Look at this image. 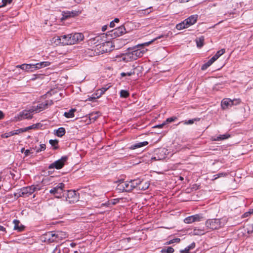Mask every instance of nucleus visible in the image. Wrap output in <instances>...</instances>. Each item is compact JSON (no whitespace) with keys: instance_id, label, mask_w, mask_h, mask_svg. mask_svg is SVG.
Listing matches in <instances>:
<instances>
[{"instance_id":"1","label":"nucleus","mask_w":253,"mask_h":253,"mask_svg":"<svg viewBox=\"0 0 253 253\" xmlns=\"http://www.w3.org/2000/svg\"><path fill=\"white\" fill-rule=\"evenodd\" d=\"M84 38V36L83 34L75 33L60 37L58 36L56 38H55L54 42L58 43H61L64 45H71L83 41Z\"/></svg>"},{"instance_id":"2","label":"nucleus","mask_w":253,"mask_h":253,"mask_svg":"<svg viewBox=\"0 0 253 253\" xmlns=\"http://www.w3.org/2000/svg\"><path fill=\"white\" fill-rule=\"evenodd\" d=\"M67 237V233L61 231L49 232L45 234V239L49 243L58 242Z\"/></svg>"},{"instance_id":"3","label":"nucleus","mask_w":253,"mask_h":253,"mask_svg":"<svg viewBox=\"0 0 253 253\" xmlns=\"http://www.w3.org/2000/svg\"><path fill=\"white\" fill-rule=\"evenodd\" d=\"M227 222L225 218L220 219H209L206 222V226L208 228L211 230H216L223 227Z\"/></svg>"},{"instance_id":"4","label":"nucleus","mask_w":253,"mask_h":253,"mask_svg":"<svg viewBox=\"0 0 253 253\" xmlns=\"http://www.w3.org/2000/svg\"><path fill=\"white\" fill-rule=\"evenodd\" d=\"M146 50L144 48L134 49L131 52H128L126 53L123 57V60L126 62L136 60L138 58L142 57L143 54L146 52Z\"/></svg>"},{"instance_id":"5","label":"nucleus","mask_w":253,"mask_h":253,"mask_svg":"<svg viewBox=\"0 0 253 253\" xmlns=\"http://www.w3.org/2000/svg\"><path fill=\"white\" fill-rule=\"evenodd\" d=\"M40 188L38 187V186L32 185L30 186H27L23 187L18 190L17 194L20 197H28L35 191L39 190Z\"/></svg>"},{"instance_id":"6","label":"nucleus","mask_w":253,"mask_h":253,"mask_svg":"<svg viewBox=\"0 0 253 253\" xmlns=\"http://www.w3.org/2000/svg\"><path fill=\"white\" fill-rule=\"evenodd\" d=\"M240 103V100L239 99L231 100L229 98H224L221 102V106L223 109L225 110Z\"/></svg>"},{"instance_id":"7","label":"nucleus","mask_w":253,"mask_h":253,"mask_svg":"<svg viewBox=\"0 0 253 253\" xmlns=\"http://www.w3.org/2000/svg\"><path fill=\"white\" fill-rule=\"evenodd\" d=\"M53 104V101L51 100H46L44 101L39 103L37 106H33L34 110L35 113H39L46 109Z\"/></svg>"},{"instance_id":"8","label":"nucleus","mask_w":253,"mask_h":253,"mask_svg":"<svg viewBox=\"0 0 253 253\" xmlns=\"http://www.w3.org/2000/svg\"><path fill=\"white\" fill-rule=\"evenodd\" d=\"M65 184L63 183H58L55 187L50 190L49 193L55 195L56 198H60L64 191Z\"/></svg>"},{"instance_id":"9","label":"nucleus","mask_w":253,"mask_h":253,"mask_svg":"<svg viewBox=\"0 0 253 253\" xmlns=\"http://www.w3.org/2000/svg\"><path fill=\"white\" fill-rule=\"evenodd\" d=\"M119 192H130L132 190L130 181L120 182L117 186Z\"/></svg>"},{"instance_id":"10","label":"nucleus","mask_w":253,"mask_h":253,"mask_svg":"<svg viewBox=\"0 0 253 253\" xmlns=\"http://www.w3.org/2000/svg\"><path fill=\"white\" fill-rule=\"evenodd\" d=\"M67 159V157H62L60 159L50 164L49 167V169L55 168L57 169H61L64 165L65 162Z\"/></svg>"},{"instance_id":"11","label":"nucleus","mask_w":253,"mask_h":253,"mask_svg":"<svg viewBox=\"0 0 253 253\" xmlns=\"http://www.w3.org/2000/svg\"><path fill=\"white\" fill-rule=\"evenodd\" d=\"M79 200V195L74 190H69L66 197V200L69 203H74Z\"/></svg>"},{"instance_id":"12","label":"nucleus","mask_w":253,"mask_h":253,"mask_svg":"<svg viewBox=\"0 0 253 253\" xmlns=\"http://www.w3.org/2000/svg\"><path fill=\"white\" fill-rule=\"evenodd\" d=\"M33 107L29 110H24L21 112L18 117L19 120L31 119L33 117V113L35 112Z\"/></svg>"},{"instance_id":"13","label":"nucleus","mask_w":253,"mask_h":253,"mask_svg":"<svg viewBox=\"0 0 253 253\" xmlns=\"http://www.w3.org/2000/svg\"><path fill=\"white\" fill-rule=\"evenodd\" d=\"M126 28L125 26H121L118 28H115L111 31V36L114 38L119 37L126 33Z\"/></svg>"},{"instance_id":"14","label":"nucleus","mask_w":253,"mask_h":253,"mask_svg":"<svg viewBox=\"0 0 253 253\" xmlns=\"http://www.w3.org/2000/svg\"><path fill=\"white\" fill-rule=\"evenodd\" d=\"M16 68H19L27 72H34L36 70V65L32 64H23L16 66Z\"/></svg>"},{"instance_id":"15","label":"nucleus","mask_w":253,"mask_h":253,"mask_svg":"<svg viewBox=\"0 0 253 253\" xmlns=\"http://www.w3.org/2000/svg\"><path fill=\"white\" fill-rule=\"evenodd\" d=\"M100 48H102V51L104 52H107L112 50V43L110 41L102 43Z\"/></svg>"},{"instance_id":"16","label":"nucleus","mask_w":253,"mask_h":253,"mask_svg":"<svg viewBox=\"0 0 253 253\" xmlns=\"http://www.w3.org/2000/svg\"><path fill=\"white\" fill-rule=\"evenodd\" d=\"M107 88H102V89L98 90L96 94H93L92 96L89 97L86 99V101H93L94 99L98 98L107 90Z\"/></svg>"},{"instance_id":"17","label":"nucleus","mask_w":253,"mask_h":253,"mask_svg":"<svg viewBox=\"0 0 253 253\" xmlns=\"http://www.w3.org/2000/svg\"><path fill=\"white\" fill-rule=\"evenodd\" d=\"M70 250L68 247H63L62 245L57 246L52 253H69Z\"/></svg>"},{"instance_id":"18","label":"nucleus","mask_w":253,"mask_h":253,"mask_svg":"<svg viewBox=\"0 0 253 253\" xmlns=\"http://www.w3.org/2000/svg\"><path fill=\"white\" fill-rule=\"evenodd\" d=\"M198 17V16L197 14L193 15L184 20L186 22L185 23L187 24L188 27L194 24L197 22Z\"/></svg>"},{"instance_id":"19","label":"nucleus","mask_w":253,"mask_h":253,"mask_svg":"<svg viewBox=\"0 0 253 253\" xmlns=\"http://www.w3.org/2000/svg\"><path fill=\"white\" fill-rule=\"evenodd\" d=\"M132 190L134 188H136L138 190V188L140 186V184H142V181L140 179H136L134 180H131L130 181Z\"/></svg>"},{"instance_id":"20","label":"nucleus","mask_w":253,"mask_h":253,"mask_svg":"<svg viewBox=\"0 0 253 253\" xmlns=\"http://www.w3.org/2000/svg\"><path fill=\"white\" fill-rule=\"evenodd\" d=\"M13 224H14V229L15 230H17L18 231H22L24 228V226L20 224V221L18 220H13Z\"/></svg>"},{"instance_id":"21","label":"nucleus","mask_w":253,"mask_h":253,"mask_svg":"<svg viewBox=\"0 0 253 253\" xmlns=\"http://www.w3.org/2000/svg\"><path fill=\"white\" fill-rule=\"evenodd\" d=\"M148 144L147 141H143L141 142H138L135 144L132 145L130 147L131 149H135L138 148H140L147 145Z\"/></svg>"},{"instance_id":"22","label":"nucleus","mask_w":253,"mask_h":253,"mask_svg":"<svg viewBox=\"0 0 253 253\" xmlns=\"http://www.w3.org/2000/svg\"><path fill=\"white\" fill-rule=\"evenodd\" d=\"M35 65L36 68L37 70L49 66L50 63L48 61H43L36 63Z\"/></svg>"},{"instance_id":"23","label":"nucleus","mask_w":253,"mask_h":253,"mask_svg":"<svg viewBox=\"0 0 253 253\" xmlns=\"http://www.w3.org/2000/svg\"><path fill=\"white\" fill-rule=\"evenodd\" d=\"M230 136V134H224L222 135H220L216 137L212 138V140L213 141H220L222 140H224L226 139H227L229 138Z\"/></svg>"},{"instance_id":"24","label":"nucleus","mask_w":253,"mask_h":253,"mask_svg":"<svg viewBox=\"0 0 253 253\" xmlns=\"http://www.w3.org/2000/svg\"><path fill=\"white\" fill-rule=\"evenodd\" d=\"M169 36V35L167 34V35H161L158 37H157V38L154 39L153 40H152V41L149 42H145L144 43L142 44L143 45H149L150 44H151V43H152L153 42L155 41L156 40H158V39H161V38H167V37H168Z\"/></svg>"},{"instance_id":"25","label":"nucleus","mask_w":253,"mask_h":253,"mask_svg":"<svg viewBox=\"0 0 253 253\" xmlns=\"http://www.w3.org/2000/svg\"><path fill=\"white\" fill-rule=\"evenodd\" d=\"M195 247V243L194 242L186 247L184 250L180 251V253H189V251L193 249Z\"/></svg>"},{"instance_id":"26","label":"nucleus","mask_w":253,"mask_h":253,"mask_svg":"<svg viewBox=\"0 0 253 253\" xmlns=\"http://www.w3.org/2000/svg\"><path fill=\"white\" fill-rule=\"evenodd\" d=\"M204 37L201 36L200 37L196 39V42L198 47H201L204 45Z\"/></svg>"},{"instance_id":"27","label":"nucleus","mask_w":253,"mask_h":253,"mask_svg":"<svg viewBox=\"0 0 253 253\" xmlns=\"http://www.w3.org/2000/svg\"><path fill=\"white\" fill-rule=\"evenodd\" d=\"M55 131L56 135L57 136L60 137L63 136L65 134L66 132L65 129L63 127H59L58 129L56 130Z\"/></svg>"},{"instance_id":"28","label":"nucleus","mask_w":253,"mask_h":253,"mask_svg":"<svg viewBox=\"0 0 253 253\" xmlns=\"http://www.w3.org/2000/svg\"><path fill=\"white\" fill-rule=\"evenodd\" d=\"M225 52V50L224 48L221 49L220 50H218L216 54L212 57L213 60L216 61L220 56L223 55Z\"/></svg>"},{"instance_id":"29","label":"nucleus","mask_w":253,"mask_h":253,"mask_svg":"<svg viewBox=\"0 0 253 253\" xmlns=\"http://www.w3.org/2000/svg\"><path fill=\"white\" fill-rule=\"evenodd\" d=\"M75 109H71L68 112H66L64 114V116L67 118H71L74 117V112Z\"/></svg>"},{"instance_id":"30","label":"nucleus","mask_w":253,"mask_h":253,"mask_svg":"<svg viewBox=\"0 0 253 253\" xmlns=\"http://www.w3.org/2000/svg\"><path fill=\"white\" fill-rule=\"evenodd\" d=\"M185 21L184 20L182 22L176 25V28L177 30H182L184 28H187L188 27L187 24L185 23Z\"/></svg>"},{"instance_id":"31","label":"nucleus","mask_w":253,"mask_h":253,"mask_svg":"<svg viewBox=\"0 0 253 253\" xmlns=\"http://www.w3.org/2000/svg\"><path fill=\"white\" fill-rule=\"evenodd\" d=\"M149 185L150 184L148 182H145L143 183V182L142 181V184H140L138 190H145L148 188Z\"/></svg>"},{"instance_id":"32","label":"nucleus","mask_w":253,"mask_h":253,"mask_svg":"<svg viewBox=\"0 0 253 253\" xmlns=\"http://www.w3.org/2000/svg\"><path fill=\"white\" fill-rule=\"evenodd\" d=\"M100 116V113L99 112H92V113L89 114V119H90V120H95Z\"/></svg>"},{"instance_id":"33","label":"nucleus","mask_w":253,"mask_h":253,"mask_svg":"<svg viewBox=\"0 0 253 253\" xmlns=\"http://www.w3.org/2000/svg\"><path fill=\"white\" fill-rule=\"evenodd\" d=\"M120 200V199H113L110 202H108V203H103L101 204V206H108V205H109L110 204H112V205H115L116 204L118 203Z\"/></svg>"},{"instance_id":"34","label":"nucleus","mask_w":253,"mask_h":253,"mask_svg":"<svg viewBox=\"0 0 253 253\" xmlns=\"http://www.w3.org/2000/svg\"><path fill=\"white\" fill-rule=\"evenodd\" d=\"M120 97L121 98H127L129 96V93L126 90L122 89L120 91Z\"/></svg>"},{"instance_id":"35","label":"nucleus","mask_w":253,"mask_h":253,"mask_svg":"<svg viewBox=\"0 0 253 253\" xmlns=\"http://www.w3.org/2000/svg\"><path fill=\"white\" fill-rule=\"evenodd\" d=\"M194 235H202L205 234V232L204 230L199 229H195L193 231Z\"/></svg>"},{"instance_id":"36","label":"nucleus","mask_w":253,"mask_h":253,"mask_svg":"<svg viewBox=\"0 0 253 253\" xmlns=\"http://www.w3.org/2000/svg\"><path fill=\"white\" fill-rule=\"evenodd\" d=\"M174 251V250L170 247H168L166 249H163L162 251V253H173Z\"/></svg>"},{"instance_id":"37","label":"nucleus","mask_w":253,"mask_h":253,"mask_svg":"<svg viewBox=\"0 0 253 253\" xmlns=\"http://www.w3.org/2000/svg\"><path fill=\"white\" fill-rule=\"evenodd\" d=\"M180 241V239L178 238H176L174 239H173L172 240H169V241L167 242L166 244V245H169L175 243H179Z\"/></svg>"},{"instance_id":"38","label":"nucleus","mask_w":253,"mask_h":253,"mask_svg":"<svg viewBox=\"0 0 253 253\" xmlns=\"http://www.w3.org/2000/svg\"><path fill=\"white\" fill-rule=\"evenodd\" d=\"M46 148V146L44 144H42L40 145V147L36 149V151L37 153L40 152L42 151H44Z\"/></svg>"},{"instance_id":"39","label":"nucleus","mask_w":253,"mask_h":253,"mask_svg":"<svg viewBox=\"0 0 253 253\" xmlns=\"http://www.w3.org/2000/svg\"><path fill=\"white\" fill-rule=\"evenodd\" d=\"M14 135L13 132H12V131L2 134L1 136L2 138H6L10 136Z\"/></svg>"},{"instance_id":"40","label":"nucleus","mask_w":253,"mask_h":253,"mask_svg":"<svg viewBox=\"0 0 253 253\" xmlns=\"http://www.w3.org/2000/svg\"><path fill=\"white\" fill-rule=\"evenodd\" d=\"M184 221L185 223L190 224L194 222L193 218L191 216H189L186 218H185L184 220Z\"/></svg>"},{"instance_id":"41","label":"nucleus","mask_w":253,"mask_h":253,"mask_svg":"<svg viewBox=\"0 0 253 253\" xmlns=\"http://www.w3.org/2000/svg\"><path fill=\"white\" fill-rule=\"evenodd\" d=\"M24 132H25V130L24 128H19V129H18L12 131V132H13L14 135L18 134L19 133H23Z\"/></svg>"},{"instance_id":"42","label":"nucleus","mask_w":253,"mask_h":253,"mask_svg":"<svg viewBox=\"0 0 253 253\" xmlns=\"http://www.w3.org/2000/svg\"><path fill=\"white\" fill-rule=\"evenodd\" d=\"M191 216L193 218L194 222L199 221H200V219L201 218V216L199 214H195V215H191Z\"/></svg>"},{"instance_id":"43","label":"nucleus","mask_w":253,"mask_h":253,"mask_svg":"<svg viewBox=\"0 0 253 253\" xmlns=\"http://www.w3.org/2000/svg\"><path fill=\"white\" fill-rule=\"evenodd\" d=\"M58 141L57 140H49V143L52 146H54V149H56L57 147H56V145L58 144Z\"/></svg>"},{"instance_id":"44","label":"nucleus","mask_w":253,"mask_h":253,"mask_svg":"<svg viewBox=\"0 0 253 253\" xmlns=\"http://www.w3.org/2000/svg\"><path fill=\"white\" fill-rule=\"evenodd\" d=\"M134 74V72H127V73L123 72L121 74V76L122 77H125L126 76H130L132 75H133Z\"/></svg>"},{"instance_id":"45","label":"nucleus","mask_w":253,"mask_h":253,"mask_svg":"<svg viewBox=\"0 0 253 253\" xmlns=\"http://www.w3.org/2000/svg\"><path fill=\"white\" fill-rule=\"evenodd\" d=\"M37 127V125H33L32 126H29L28 127H25L24 129L25 130V132L28 131L30 129H34Z\"/></svg>"},{"instance_id":"46","label":"nucleus","mask_w":253,"mask_h":253,"mask_svg":"<svg viewBox=\"0 0 253 253\" xmlns=\"http://www.w3.org/2000/svg\"><path fill=\"white\" fill-rule=\"evenodd\" d=\"M196 119H192V120H188V121H185L184 122H183V124L184 125H191L192 124H193L194 121H196Z\"/></svg>"},{"instance_id":"47","label":"nucleus","mask_w":253,"mask_h":253,"mask_svg":"<svg viewBox=\"0 0 253 253\" xmlns=\"http://www.w3.org/2000/svg\"><path fill=\"white\" fill-rule=\"evenodd\" d=\"M12 0H2V6H5L8 3H10Z\"/></svg>"},{"instance_id":"48","label":"nucleus","mask_w":253,"mask_h":253,"mask_svg":"<svg viewBox=\"0 0 253 253\" xmlns=\"http://www.w3.org/2000/svg\"><path fill=\"white\" fill-rule=\"evenodd\" d=\"M226 175L225 173H219L217 174L216 175H215L214 176L215 177L214 179H217L218 177H221V176H224Z\"/></svg>"},{"instance_id":"49","label":"nucleus","mask_w":253,"mask_h":253,"mask_svg":"<svg viewBox=\"0 0 253 253\" xmlns=\"http://www.w3.org/2000/svg\"><path fill=\"white\" fill-rule=\"evenodd\" d=\"M176 119V117H170L169 118L167 119L166 122L167 123H171L173 122Z\"/></svg>"},{"instance_id":"50","label":"nucleus","mask_w":253,"mask_h":253,"mask_svg":"<svg viewBox=\"0 0 253 253\" xmlns=\"http://www.w3.org/2000/svg\"><path fill=\"white\" fill-rule=\"evenodd\" d=\"M209 67H210V65L208 64V63L206 62L204 64H203L201 67V69L202 70H205L207 69Z\"/></svg>"},{"instance_id":"51","label":"nucleus","mask_w":253,"mask_h":253,"mask_svg":"<svg viewBox=\"0 0 253 253\" xmlns=\"http://www.w3.org/2000/svg\"><path fill=\"white\" fill-rule=\"evenodd\" d=\"M215 61L214 60H213V58H211L207 63L210 66Z\"/></svg>"},{"instance_id":"52","label":"nucleus","mask_w":253,"mask_h":253,"mask_svg":"<svg viewBox=\"0 0 253 253\" xmlns=\"http://www.w3.org/2000/svg\"><path fill=\"white\" fill-rule=\"evenodd\" d=\"M30 154V151L29 150H26L24 152V154L25 156H28Z\"/></svg>"},{"instance_id":"53","label":"nucleus","mask_w":253,"mask_h":253,"mask_svg":"<svg viewBox=\"0 0 253 253\" xmlns=\"http://www.w3.org/2000/svg\"><path fill=\"white\" fill-rule=\"evenodd\" d=\"M165 125V123H163V124H161V125L156 126H155V127H160V128H161V127H163V126H164Z\"/></svg>"},{"instance_id":"54","label":"nucleus","mask_w":253,"mask_h":253,"mask_svg":"<svg viewBox=\"0 0 253 253\" xmlns=\"http://www.w3.org/2000/svg\"><path fill=\"white\" fill-rule=\"evenodd\" d=\"M110 26L111 27H115V23L113 21H112V22H110Z\"/></svg>"},{"instance_id":"55","label":"nucleus","mask_w":253,"mask_h":253,"mask_svg":"<svg viewBox=\"0 0 253 253\" xmlns=\"http://www.w3.org/2000/svg\"><path fill=\"white\" fill-rule=\"evenodd\" d=\"M73 14H74V12H69V15H66L65 16H66V17H70V16H73Z\"/></svg>"},{"instance_id":"56","label":"nucleus","mask_w":253,"mask_h":253,"mask_svg":"<svg viewBox=\"0 0 253 253\" xmlns=\"http://www.w3.org/2000/svg\"><path fill=\"white\" fill-rule=\"evenodd\" d=\"M3 116H4V115H3L2 112L0 111V120L2 119L3 118Z\"/></svg>"},{"instance_id":"57","label":"nucleus","mask_w":253,"mask_h":253,"mask_svg":"<svg viewBox=\"0 0 253 253\" xmlns=\"http://www.w3.org/2000/svg\"><path fill=\"white\" fill-rule=\"evenodd\" d=\"M251 214H253V213H248V211L244 213V217H247V216H249V215H250Z\"/></svg>"},{"instance_id":"58","label":"nucleus","mask_w":253,"mask_h":253,"mask_svg":"<svg viewBox=\"0 0 253 253\" xmlns=\"http://www.w3.org/2000/svg\"><path fill=\"white\" fill-rule=\"evenodd\" d=\"M76 246V244L75 243H72L70 244V246L72 248L75 247Z\"/></svg>"},{"instance_id":"59","label":"nucleus","mask_w":253,"mask_h":253,"mask_svg":"<svg viewBox=\"0 0 253 253\" xmlns=\"http://www.w3.org/2000/svg\"><path fill=\"white\" fill-rule=\"evenodd\" d=\"M179 0L180 2L183 3V2H188V1H189V0Z\"/></svg>"},{"instance_id":"60","label":"nucleus","mask_w":253,"mask_h":253,"mask_svg":"<svg viewBox=\"0 0 253 253\" xmlns=\"http://www.w3.org/2000/svg\"><path fill=\"white\" fill-rule=\"evenodd\" d=\"M106 29H107V26H104L102 28V31L104 32V31H105L106 30Z\"/></svg>"},{"instance_id":"61","label":"nucleus","mask_w":253,"mask_h":253,"mask_svg":"<svg viewBox=\"0 0 253 253\" xmlns=\"http://www.w3.org/2000/svg\"><path fill=\"white\" fill-rule=\"evenodd\" d=\"M114 23H118L119 22V19L117 18H115L113 21Z\"/></svg>"},{"instance_id":"62","label":"nucleus","mask_w":253,"mask_h":253,"mask_svg":"<svg viewBox=\"0 0 253 253\" xmlns=\"http://www.w3.org/2000/svg\"><path fill=\"white\" fill-rule=\"evenodd\" d=\"M5 230V228L2 226H0V231H4Z\"/></svg>"},{"instance_id":"63","label":"nucleus","mask_w":253,"mask_h":253,"mask_svg":"<svg viewBox=\"0 0 253 253\" xmlns=\"http://www.w3.org/2000/svg\"><path fill=\"white\" fill-rule=\"evenodd\" d=\"M248 213H252L253 214V209H250L248 211Z\"/></svg>"},{"instance_id":"64","label":"nucleus","mask_w":253,"mask_h":253,"mask_svg":"<svg viewBox=\"0 0 253 253\" xmlns=\"http://www.w3.org/2000/svg\"><path fill=\"white\" fill-rule=\"evenodd\" d=\"M34 76L35 77L32 79V80H35V79L36 78V75H34Z\"/></svg>"}]
</instances>
